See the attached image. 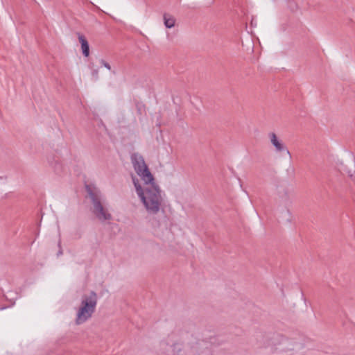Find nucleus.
<instances>
[{
  "mask_svg": "<svg viewBox=\"0 0 355 355\" xmlns=\"http://www.w3.org/2000/svg\"><path fill=\"white\" fill-rule=\"evenodd\" d=\"M98 71L97 69H93L92 71V76L95 78V80H97L98 78Z\"/></svg>",
  "mask_w": 355,
  "mask_h": 355,
  "instance_id": "f8f14e48",
  "label": "nucleus"
},
{
  "mask_svg": "<svg viewBox=\"0 0 355 355\" xmlns=\"http://www.w3.org/2000/svg\"><path fill=\"white\" fill-rule=\"evenodd\" d=\"M49 162H50L51 165L53 166L54 171L57 174H60L64 171L62 164L58 160H55L54 164L53 162H51V161Z\"/></svg>",
  "mask_w": 355,
  "mask_h": 355,
  "instance_id": "6e6552de",
  "label": "nucleus"
},
{
  "mask_svg": "<svg viewBox=\"0 0 355 355\" xmlns=\"http://www.w3.org/2000/svg\"><path fill=\"white\" fill-rule=\"evenodd\" d=\"M98 296L95 291H92L89 294L82 296L80 305L77 311L76 324L79 325L90 318L96 311Z\"/></svg>",
  "mask_w": 355,
  "mask_h": 355,
  "instance_id": "7ed1b4c3",
  "label": "nucleus"
},
{
  "mask_svg": "<svg viewBox=\"0 0 355 355\" xmlns=\"http://www.w3.org/2000/svg\"><path fill=\"white\" fill-rule=\"evenodd\" d=\"M164 23L167 28H171L175 26V19L172 15L165 13L164 15Z\"/></svg>",
  "mask_w": 355,
  "mask_h": 355,
  "instance_id": "0eeeda50",
  "label": "nucleus"
},
{
  "mask_svg": "<svg viewBox=\"0 0 355 355\" xmlns=\"http://www.w3.org/2000/svg\"><path fill=\"white\" fill-rule=\"evenodd\" d=\"M83 55L85 57H88L89 55V45L88 42L81 45Z\"/></svg>",
  "mask_w": 355,
  "mask_h": 355,
  "instance_id": "1a4fd4ad",
  "label": "nucleus"
},
{
  "mask_svg": "<svg viewBox=\"0 0 355 355\" xmlns=\"http://www.w3.org/2000/svg\"><path fill=\"white\" fill-rule=\"evenodd\" d=\"M60 254H62V250L61 248H60V250L58 252V256H60Z\"/></svg>",
  "mask_w": 355,
  "mask_h": 355,
  "instance_id": "4468645a",
  "label": "nucleus"
},
{
  "mask_svg": "<svg viewBox=\"0 0 355 355\" xmlns=\"http://www.w3.org/2000/svg\"><path fill=\"white\" fill-rule=\"evenodd\" d=\"M270 142L272 146L275 148V150L277 153L286 152L287 155L290 157H291V154L290 151L288 150L286 146L284 144V143L278 139L277 136L274 132H270L268 135Z\"/></svg>",
  "mask_w": 355,
  "mask_h": 355,
  "instance_id": "423d86ee",
  "label": "nucleus"
},
{
  "mask_svg": "<svg viewBox=\"0 0 355 355\" xmlns=\"http://www.w3.org/2000/svg\"><path fill=\"white\" fill-rule=\"evenodd\" d=\"M131 161L135 171L137 175L141 177L146 184H148V182H153V181L155 180L154 176L150 172L149 168L141 155L137 153L132 154L131 156Z\"/></svg>",
  "mask_w": 355,
  "mask_h": 355,
  "instance_id": "39448f33",
  "label": "nucleus"
},
{
  "mask_svg": "<svg viewBox=\"0 0 355 355\" xmlns=\"http://www.w3.org/2000/svg\"><path fill=\"white\" fill-rule=\"evenodd\" d=\"M78 40L81 45H83L88 42L87 40L86 37L83 35L78 33Z\"/></svg>",
  "mask_w": 355,
  "mask_h": 355,
  "instance_id": "9d476101",
  "label": "nucleus"
},
{
  "mask_svg": "<svg viewBox=\"0 0 355 355\" xmlns=\"http://www.w3.org/2000/svg\"><path fill=\"white\" fill-rule=\"evenodd\" d=\"M281 29L284 31L286 29V25L285 24L281 25Z\"/></svg>",
  "mask_w": 355,
  "mask_h": 355,
  "instance_id": "ddd939ff",
  "label": "nucleus"
},
{
  "mask_svg": "<svg viewBox=\"0 0 355 355\" xmlns=\"http://www.w3.org/2000/svg\"><path fill=\"white\" fill-rule=\"evenodd\" d=\"M263 346L265 347L271 346L274 347L275 352L280 353L291 352V354L302 347V343L296 339L288 338L277 334H273L272 336H268L267 343H264Z\"/></svg>",
  "mask_w": 355,
  "mask_h": 355,
  "instance_id": "f03ea898",
  "label": "nucleus"
},
{
  "mask_svg": "<svg viewBox=\"0 0 355 355\" xmlns=\"http://www.w3.org/2000/svg\"><path fill=\"white\" fill-rule=\"evenodd\" d=\"M100 63H101V65L104 66L107 69L111 70V66L110 65V64L108 62H107L104 60L101 59L100 60Z\"/></svg>",
  "mask_w": 355,
  "mask_h": 355,
  "instance_id": "9b49d317",
  "label": "nucleus"
},
{
  "mask_svg": "<svg viewBox=\"0 0 355 355\" xmlns=\"http://www.w3.org/2000/svg\"><path fill=\"white\" fill-rule=\"evenodd\" d=\"M85 189L92 201V207L91 210L96 218L101 222L111 220L112 218V214L101 202V192L95 188H91L89 185H86Z\"/></svg>",
  "mask_w": 355,
  "mask_h": 355,
  "instance_id": "20e7f679",
  "label": "nucleus"
},
{
  "mask_svg": "<svg viewBox=\"0 0 355 355\" xmlns=\"http://www.w3.org/2000/svg\"><path fill=\"white\" fill-rule=\"evenodd\" d=\"M132 182L138 196L145 206L149 214H156L159 211L160 205L162 201L161 196V190L155 180L153 182H148L145 189V191L139 182V180L132 177Z\"/></svg>",
  "mask_w": 355,
  "mask_h": 355,
  "instance_id": "f257e3e1",
  "label": "nucleus"
}]
</instances>
